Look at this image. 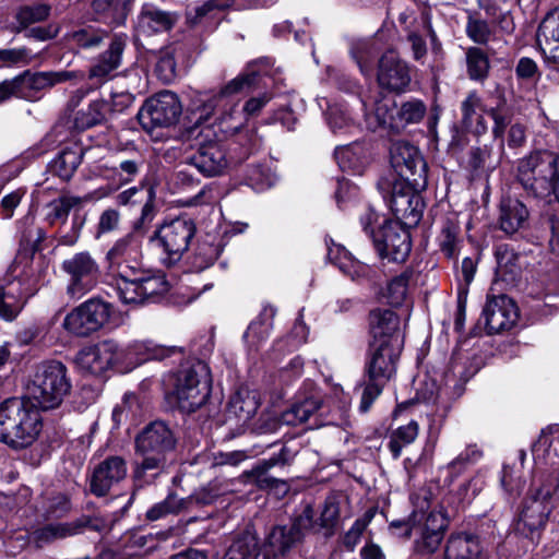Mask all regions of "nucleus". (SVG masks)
Segmentation results:
<instances>
[{
  "mask_svg": "<svg viewBox=\"0 0 559 559\" xmlns=\"http://www.w3.org/2000/svg\"><path fill=\"white\" fill-rule=\"evenodd\" d=\"M176 347H166L153 342H133L121 347L114 340L87 343L74 358L76 368L85 373L99 376L108 370L129 372L147 360H162L171 356Z\"/></svg>",
  "mask_w": 559,
  "mask_h": 559,
  "instance_id": "f257e3e1",
  "label": "nucleus"
},
{
  "mask_svg": "<svg viewBox=\"0 0 559 559\" xmlns=\"http://www.w3.org/2000/svg\"><path fill=\"white\" fill-rule=\"evenodd\" d=\"M461 126L469 133L483 135L488 130L485 115H488L492 124V136L499 141L500 148L504 146V133L513 118V111L508 106L503 88L497 86L487 98H483L476 90L469 91L460 105Z\"/></svg>",
  "mask_w": 559,
  "mask_h": 559,
  "instance_id": "f03ea898",
  "label": "nucleus"
},
{
  "mask_svg": "<svg viewBox=\"0 0 559 559\" xmlns=\"http://www.w3.org/2000/svg\"><path fill=\"white\" fill-rule=\"evenodd\" d=\"M431 492L420 489L412 496L414 511L407 523L392 522L391 527H403L405 535H414V550L419 555H431L437 551L449 526L445 511L430 510Z\"/></svg>",
  "mask_w": 559,
  "mask_h": 559,
  "instance_id": "7ed1b4c3",
  "label": "nucleus"
},
{
  "mask_svg": "<svg viewBox=\"0 0 559 559\" xmlns=\"http://www.w3.org/2000/svg\"><path fill=\"white\" fill-rule=\"evenodd\" d=\"M43 429L37 408L21 397H9L0 404V442L13 450L32 445Z\"/></svg>",
  "mask_w": 559,
  "mask_h": 559,
  "instance_id": "20e7f679",
  "label": "nucleus"
},
{
  "mask_svg": "<svg viewBox=\"0 0 559 559\" xmlns=\"http://www.w3.org/2000/svg\"><path fill=\"white\" fill-rule=\"evenodd\" d=\"M333 392L334 399L337 400L335 415L322 420L319 418L321 414H318L323 403L321 391L312 381H306L298 393L297 401L282 413V421L292 426L309 423L311 429L323 425H338V420H343L347 414L349 396L340 386H334Z\"/></svg>",
  "mask_w": 559,
  "mask_h": 559,
  "instance_id": "39448f33",
  "label": "nucleus"
},
{
  "mask_svg": "<svg viewBox=\"0 0 559 559\" xmlns=\"http://www.w3.org/2000/svg\"><path fill=\"white\" fill-rule=\"evenodd\" d=\"M176 439L169 427L163 421L148 425L135 440L136 452L142 455L133 471L135 481L147 483L148 473L156 476L166 463V454L174 450Z\"/></svg>",
  "mask_w": 559,
  "mask_h": 559,
  "instance_id": "423d86ee",
  "label": "nucleus"
},
{
  "mask_svg": "<svg viewBox=\"0 0 559 559\" xmlns=\"http://www.w3.org/2000/svg\"><path fill=\"white\" fill-rule=\"evenodd\" d=\"M171 395L182 412L192 413L203 406L210 397L212 376L202 360L183 365L169 379Z\"/></svg>",
  "mask_w": 559,
  "mask_h": 559,
  "instance_id": "0eeeda50",
  "label": "nucleus"
},
{
  "mask_svg": "<svg viewBox=\"0 0 559 559\" xmlns=\"http://www.w3.org/2000/svg\"><path fill=\"white\" fill-rule=\"evenodd\" d=\"M67 367L59 361L43 364L28 382L22 400L33 407L49 411L58 407L67 391Z\"/></svg>",
  "mask_w": 559,
  "mask_h": 559,
  "instance_id": "6e6552de",
  "label": "nucleus"
},
{
  "mask_svg": "<svg viewBox=\"0 0 559 559\" xmlns=\"http://www.w3.org/2000/svg\"><path fill=\"white\" fill-rule=\"evenodd\" d=\"M516 178L527 193L548 197L556 190L559 159L547 152H537L520 159Z\"/></svg>",
  "mask_w": 559,
  "mask_h": 559,
  "instance_id": "1a4fd4ad",
  "label": "nucleus"
},
{
  "mask_svg": "<svg viewBox=\"0 0 559 559\" xmlns=\"http://www.w3.org/2000/svg\"><path fill=\"white\" fill-rule=\"evenodd\" d=\"M197 231L195 224L188 216H178L159 226L151 236L150 241L160 249L162 259L166 264L178 262L189 249Z\"/></svg>",
  "mask_w": 559,
  "mask_h": 559,
  "instance_id": "9d476101",
  "label": "nucleus"
},
{
  "mask_svg": "<svg viewBox=\"0 0 559 559\" xmlns=\"http://www.w3.org/2000/svg\"><path fill=\"white\" fill-rule=\"evenodd\" d=\"M390 163L401 177L414 189H426L428 183L427 163L419 150L407 141H395L390 147Z\"/></svg>",
  "mask_w": 559,
  "mask_h": 559,
  "instance_id": "9b49d317",
  "label": "nucleus"
},
{
  "mask_svg": "<svg viewBox=\"0 0 559 559\" xmlns=\"http://www.w3.org/2000/svg\"><path fill=\"white\" fill-rule=\"evenodd\" d=\"M554 508L551 485H537L524 502L516 522V531L526 537L533 538L536 533L545 527Z\"/></svg>",
  "mask_w": 559,
  "mask_h": 559,
  "instance_id": "f8f14e48",
  "label": "nucleus"
},
{
  "mask_svg": "<svg viewBox=\"0 0 559 559\" xmlns=\"http://www.w3.org/2000/svg\"><path fill=\"white\" fill-rule=\"evenodd\" d=\"M214 132L203 128L198 132L197 150L186 157V163L198 169L205 177H216L225 173L228 158L224 145L214 140Z\"/></svg>",
  "mask_w": 559,
  "mask_h": 559,
  "instance_id": "ddd939ff",
  "label": "nucleus"
},
{
  "mask_svg": "<svg viewBox=\"0 0 559 559\" xmlns=\"http://www.w3.org/2000/svg\"><path fill=\"white\" fill-rule=\"evenodd\" d=\"M182 112L178 96L170 91H163L148 98L138 114L140 124L147 132L157 128L174 126Z\"/></svg>",
  "mask_w": 559,
  "mask_h": 559,
  "instance_id": "4468645a",
  "label": "nucleus"
},
{
  "mask_svg": "<svg viewBox=\"0 0 559 559\" xmlns=\"http://www.w3.org/2000/svg\"><path fill=\"white\" fill-rule=\"evenodd\" d=\"M312 525L313 510L311 507H306L302 513L290 523L274 526L266 537L262 559H267V556H285L301 542L304 532Z\"/></svg>",
  "mask_w": 559,
  "mask_h": 559,
  "instance_id": "2eb2a0df",
  "label": "nucleus"
},
{
  "mask_svg": "<svg viewBox=\"0 0 559 559\" xmlns=\"http://www.w3.org/2000/svg\"><path fill=\"white\" fill-rule=\"evenodd\" d=\"M258 73L252 69L250 64L246 72L240 73L238 76L229 81L225 86L221 88L217 95L213 98L201 99L204 104L198 105L192 115L195 117L197 123L202 120H206L214 111L215 107H227L234 109L238 105L236 95L245 90H249L257 84Z\"/></svg>",
  "mask_w": 559,
  "mask_h": 559,
  "instance_id": "dca6fc26",
  "label": "nucleus"
},
{
  "mask_svg": "<svg viewBox=\"0 0 559 559\" xmlns=\"http://www.w3.org/2000/svg\"><path fill=\"white\" fill-rule=\"evenodd\" d=\"M407 182H395L392 187L390 209L394 216L406 226H416L425 207L420 191Z\"/></svg>",
  "mask_w": 559,
  "mask_h": 559,
  "instance_id": "f3484780",
  "label": "nucleus"
},
{
  "mask_svg": "<svg viewBox=\"0 0 559 559\" xmlns=\"http://www.w3.org/2000/svg\"><path fill=\"white\" fill-rule=\"evenodd\" d=\"M372 240L380 257L392 262H404L411 252L409 233L397 223L384 221Z\"/></svg>",
  "mask_w": 559,
  "mask_h": 559,
  "instance_id": "a211bd4d",
  "label": "nucleus"
},
{
  "mask_svg": "<svg viewBox=\"0 0 559 559\" xmlns=\"http://www.w3.org/2000/svg\"><path fill=\"white\" fill-rule=\"evenodd\" d=\"M111 306L100 298H91L72 311V334L88 336L110 319Z\"/></svg>",
  "mask_w": 559,
  "mask_h": 559,
  "instance_id": "6ab92c4d",
  "label": "nucleus"
},
{
  "mask_svg": "<svg viewBox=\"0 0 559 559\" xmlns=\"http://www.w3.org/2000/svg\"><path fill=\"white\" fill-rule=\"evenodd\" d=\"M400 346L390 341L371 344L370 355L366 362V376L370 380L388 382L395 373Z\"/></svg>",
  "mask_w": 559,
  "mask_h": 559,
  "instance_id": "aec40b11",
  "label": "nucleus"
},
{
  "mask_svg": "<svg viewBox=\"0 0 559 559\" xmlns=\"http://www.w3.org/2000/svg\"><path fill=\"white\" fill-rule=\"evenodd\" d=\"M481 317L489 334L510 330L518 320L513 300L504 295L488 297Z\"/></svg>",
  "mask_w": 559,
  "mask_h": 559,
  "instance_id": "412c9836",
  "label": "nucleus"
},
{
  "mask_svg": "<svg viewBox=\"0 0 559 559\" xmlns=\"http://www.w3.org/2000/svg\"><path fill=\"white\" fill-rule=\"evenodd\" d=\"M235 0H195L186 10V21L190 27L213 31L224 20L225 11Z\"/></svg>",
  "mask_w": 559,
  "mask_h": 559,
  "instance_id": "4be33fe9",
  "label": "nucleus"
},
{
  "mask_svg": "<svg viewBox=\"0 0 559 559\" xmlns=\"http://www.w3.org/2000/svg\"><path fill=\"white\" fill-rule=\"evenodd\" d=\"M127 462L122 456L111 455L97 464L90 479V490L97 497L108 493L110 488L127 476Z\"/></svg>",
  "mask_w": 559,
  "mask_h": 559,
  "instance_id": "5701e85b",
  "label": "nucleus"
},
{
  "mask_svg": "<svg viewBox=\"0 0 559 559\" xmlns=\"http://www.w3.org/2000/svg\"><path fill=\"white\" fill-rule=\"evenodd\" d=\"M378 83L391 92H404L411 83L409 68L396 52L388 51L379 60Z\"/></svg>",
  "mask_w": 559,
  "mask_h": 559,
  "instance_id": "b1692460",
  "label": "nucleus"
},
{
  "mask_svg": "<svg viewBox=\"0 0 559 559\" xmlns=\"http://www.w3.org/2000/svg\"><path fill=\"white\" fill-rule=\"evenodd\" d=\"M443 559H488V551L478 535L456 532L445 540Z\"/></svg>",
  "mask_w": 559,
  "mask_h": 559,
  "instance_id": "393cba45",
  "label": "nucleus"
},
{
  "mask_svg": "<svg viewBox=\"0 0 559 559\" xmlns=\"http://www.w3.org/2000/svg\"><path fill=\"white\" fill-rule=\"evenodd\" d=\"M68 76L67 72L32 73L25 71L23 74L15 76L17 97L31 102L37 100L41 91L66 81Z\"/></svg>",
  "mask_w": 559,
  "mask_h": 559,
  "instance_id": "a878e982",
  "label": "nucleus"
},
{
  "mask_svg": "<svg viewBox=\"0 0 559 559\" xmlns=\"http://www.w3.org/2000/svg\"><path fill=\"white\" fill-rule=\"evenodd\" d=\"M178 14L146 3L142 7L135 24L138 34L152 36L170 31L178 22Z\"/></svg>",
  "mask_w": 559,
  "mask_h": 559,
  "instance_id": "bb28decb",
  "label": "nucleus"
},
{
  "mask_svg": "<svg viewBox=\"0 0 559 559\" xmlns=\"http://www.w3.org/2000/svg\"><path fill=\"white\" fill-rule=\"evenodd\" d=\"M537 44L547 62L559 66V5L542 21L537 31Z\"/></svg>",
  "mask_w": 559,
  "mask_h": 559,
  "instance_id": "cd10ccee",
  "label": "nucleus"
},
{
  "mask_svg": "<svg viewBox=\"0 0 559 559\" xmlns=\"http://www.w3.org/2000/svg\"><path fill=\"white\" fill-rule=\"evenodd\" d=\"M32 294L24 292L20 280L0 282V319L14 321Z\"/></svg>",
  "mask_w": 559,
  "mask_h": 559,
  "instance_id": "c85d7f7f",
  "label": "nucleus"
},
{
  "mask_svg": "<svg viewBox=\"0 0 559 559\" xmlns=\"http://www.w3.org/2000/svg\"><path fill=\"white\" fill-rule=\"evenodd\" d=\"M370 329L374 337L373 343L390 341L394 346L401 345L400 319L390 309H374L370 312Z\"/></svg>",
  "mask_w": 559,
  "mask_h": 559,
  "instance_id": "c756f323",
  "label": "nucleus"
},
{
  "mask_svg": "<svg viewBox=\"0 0 559 559\" xmlns=\"http://www.w3.org/2000/svg\"><path fill=\"white\" fill-rule=\"evenodd\" d=\"M98 266L88 253H78L72 259V295L84 294L97 283Z\"/></svg>",
  "mask_w": 559,
  "mask_h": 559,
  "instance_id": "7c9ffc66",
  "label": "nucleus"
},
{
  "mask_svg": "<svg viewBox=\"0 0 559 559\" xmlns=\"http://www.w3.org/2000/svg\"><path fill=\"white\" fill-rule=\"evenodd\" d=\"M328 258L340 271L353 281H361L369 277L371 269L369 265L356 260L342 245H328Z\"/></svg>",
  "mask_w": 559,
  "mask_h": 559,
  "instance_id": "2f4dec72",
  "label": "nucleus"
},
{
  "mask_svg": "<svg viewBox=\"0 0 559 559\" xmlns=\"http://www.w3.org/2000/svg\"><path fill=\"white\" fill-rule=\"evenodd\" d=\"M499 226L502 231L512 235L527 225L530 213L526 205L518 199L504 198L500 202Z\"/></svg>",
  "mask_w": 559,
  "mask_h": 559,
  "instance_id": "473e14b6",
  "label": "nucleus"
},
{
  "mask_svg": "<svg viewBox=\"0 0 559 559\" xmlns=\"http://www.w3.org/2000/svg\"><path fill=\"white\" fill-rule=\"evenodd\" d=\"M290 460L292 455L289 450L286 447H282L278 454H275L267 460H263L252 469L245 472L243 477H247L249 481L260 489L273 488L280 483V480L270 476L267 472L276 465H284L288 463Z\"/></svg>",
  "mask_w": 559,
  "mask_h": 559,
  "instance_id": "72a5a7b5",
  "label": "nucleus"
},
{
  "mask_svg": "<svg viewBox=\"0 0 559 559\" xmlns=\"http://www.w3.org/2000/svg\"><path fill=\"white\" fill-rule=\"evenodd\" d=\"M140 241L133 235L117 240L107 252L109 267L114 273H119L126 264L135 265V258L139 254Z\"/></svg>",
  "mask_w": 559,
  "mask_h": 559,
  "instance_id": "f704fd0d",
  "label": "nucleus"
},
{
  "mask_svg": "<svg viewBox=\"0 0 559 559\" xmlns=\"http://www.w3.org/2000/svg\"><path fill=\"white\" fill-rule=\"evenodd\" d=\"M127 36L116 35L108 50H106L99 58L98 62L92 67L90 71L91 78L99 80L106 79L114 70L118 69L121 64L122 53L126 48Z\"/></svg>",
  "mask_w": 559,
  "mask_h": 559,
  "instance_id": "c9c22d12",
  "label": "nucleus"
},
{
  "mask_svg": "<svg viewBox=\"0 0 559 559\" xmlns=\"http://www.w3.org/2000/svg\"><path fill=\"white\" fill-rule=\"evenodd\" d=\"M532 451L536 461L543 459L549 465L559 463V425L543 429Z\"/></svg>",
  "mask_w": 559,
  "mask_h": 559,
  "instance_id": "e433bc0d",
  "label": "nucleus"
},
{
  "mask_svg": "<svg viewBox=\"0 0 559 559\" xmlns=\"http://www.w3.org/2000/svg\"><path fill=\"white\" fill-rule=\"evenodd\" d=\"M335 159L343 171L360 175L367 162V151L361 143L354 142L338 146L334 152Z\"/></svg>",
  "mask_w": 559,
  "mask_h": 559,
  "instance_id": "4c0bfd02",
  "label": "nucleus"
},
{
  "mask_svg": "<svg viewBox=\"0 0 559 559\" xmlns=\"http://www.w3.org/2000/svg\"><path fill=\"white\" fill-rule=\"evenodd\" d=\"M139 269L136 265L126 264V267L117 273V294L124 304L144 302L141 294V286L138 278Z\"/></svg>",
  "mask_w": 559,
  "mask_h": 559,
  "instance_id": "58836bf2",
  "label": "nucleus"
},
{
  "mask_svg": "<svg viewBox=\"0 0 559 559\" xmlns=\"http://www.w3.org/2000/svg\"><path fill=\"white\" fill-rule=\"evenodd\" d=\"M396 106L392 99L382 98L374 104L371 112H366L367 128L376 131L379 128L399 130L400 122L396 120Z\"/></svg>",
  "mask_w": 559,
  "mask_h": 559,
  "instance_id": "ea45409f",
  "label": "nucleus"
},
{
  "mask_svg": "<svg viewBox=\"0 0 559 559\" xmlns=\"http://www.w3.org/2000/svg\"><path fill=\"white\" fill-rule=\"evenodd\" d=\"M257 394L247 389L237 390L229 399L227 411L242 421L249 420L258 411Z\"/></svg>",
  "mask_w": 559,
  "mask_h": 559,
  "instance_id": "a19ab883",
  "label": "nucleus"
},
{
  "mask_svg": "<svg viewBox=\"0 0 559 559\" xmlns=\"http://www.w3.org/2000/svg\"><path fill=\"white\" fill-rule=\"evenodd\" d=\"M223 250V246L215 237L207 236L201 240L193 253L192 267L200 272L211 266Z\"/></svg>",
  "mask_w": 559,
  "mask_h": 559,
  "instance_id": "79ce46f5",
  "label": "nucleus"
},
{
  "mask_svg": "<svg viewBox=\"0 0 559 559\" xmlns=\"http://www.w3.org/2000/svg\"><path fill=\"white\" fill-rule=\"evenodd\" d=\"M274 314L275 310L273 308H265L262 313L250 323L243 334V338L250 347H258L261 342L270 336Z\"/></svg>",
  "mask_w": 559,
  "mask_h": 559,
  "instance_id": "37998d69",
  "label": "nucleus"
},
{
  "mask_svg": "<svg viewBox=\"0 0 559 559\" xmlns=\"http://www.w3.org/2000/svg\"><path fill=\"white\" fill-rule=\"evenodd\" d=\"M326 121L330 129L335 134L352 133L357 129V126L349 115L347 106L343 103L329 105Z\"/></svg>",
  "mask_w": 559,
  "mask_h": 559,
  "instance_id": "c03bdc74",
  "label": "nucleus"
},
{
  "mask_svg": "<svg viewBox=\"0 0 559 559\" xmlns=\"http://www.w3.org/2000/svg\"><path fill=\"white\" fill-rule=\"evenodd\" d=\"M460 226L448 219L443 223L438 236L441 252L449 259L457 257L462 240L460 239Z\"/></svg>",
  "mask_w": 559,
  "mask_h": 559,
  "instance_id": "a18cd8bd",
  "label": "nucleus"
},
{
  "mask_svg": "<svg viewBox=\"0 0 559 559\" xmlns=\"http://www.w3.org/2000/svg\"><path fill=\"white\" fill-rule=\"evenodd\" d=\"M257 549L258 538L246 532L233 542L223 559H249L251 557L259 559L261 555L257 552Z\"/></svg>",
  "mask_w": 559,
  "mask_h": 559,
  "instance_id": "49530a36",
  "label": "nucleus"
},
{
  "mask_svg": "<svg viewBox=\"0 0 559 559\" xmlns=\"http://www.w3.org/2000/svg\"><path fill=\"white\" fill-rule=\"evenodd\" d=\"M418 431V423L411 420L407 425L399 427L391 433L388 447L394 459L400 457L404 447L416 440Z\"/></svg>",
  "mask_w": 559,
  "mask_h": 559,
  "instance_id": "de8ad7c7",
  "label": "nucleus"
},
{
  "mask_svg": "<svg viewBox=\"0 0 559 559\" xmlns=\"http://www.w3.org/2000/svg\"><path fill=\"white\" fill-rule=\"evenodd\" d=\"M467 73L473 81H484L489 73L490 63L486 52L478 47H469L466 51Z\"/></svg>",
  "mask_w": 559,
  "mask_h": 559,
  "instance_id": "09e8293b",
  "label": "nucleus"
},
{
  "mask_svg": "<svg viewBox=\"0 0 559 559\" xmlns=\"http://www.w3.org/2000/svg\"><path fill=\"white\" fill-rule=\"evenodd\" d=\"M413 276L412 271H404L400 275L394 276L386 285L382 295L386 302L391 306H401L408 292V284Z\"/></svg>",
  "mask_w": 559,
  "mask_h": 559,
  "instance_id": "8fccbe9b",
  "label": "nucleus"
},
{
  "mask_svg": "<svg viewBox=\"0 0 559 559\" xmlns=\"http://www.w3.org/2000/svg\"><path fill=\"white\" fill-rule=\"evenodd\" d=\"M341 497L330 495L322 507L318 525L324 531L326 537L334 534L340 518Z\"/></svg>",
  "mask_w": 559,
  "mask_h": 559,
  "instance_id": "3c124183",
  "label": "nucleus"
},
{
  "mask_svg": "<svg viewBox=\"0 0 559 559\" xmlns=\"http://www.w3.org/2000/svg\"><path fill=\"white\" fill-rule=\"evenodd\" d=\"M107 109L108 105L103 100L91 103L87 109L76 112L74 127L84 130L102 123L106 118Z\"/></svg>",
  "mask_w": 559,
  "mask_h": 559,
  "instance_id": "603ef678",
  "label": "nucleus"
},
{
  "mask_svg": "<svg viewBox=\"0 0 559 559\" xmlns=\"http://www.w3.org/2000/svg\"><path fill=\"white\" fill-rule=\"evenodd\" d=\"M138 278L144 301L168 290V284L162 274H150L139 270Z\"/></svg>",
  "mask_w": 559,
  "mask_h": 559,
  "instance_id": "864d4df0",
  "label": "nucleus"
},
{
  "mask_svg": "<svg viewBox=\"0 0 559 559\" xmlns=\"http://www.w3.org/2000/svg\"><path fill=\"white\" fill-rule=\"evenodd\" d=\"M352 55L361 73L369 75L372 72L373 61L378 56L374 45L369 41H358L352 47Z\"/></svg>",
  "mask_w": 559,
  "mask_h": 559,
  "instance_id": "5fc2aeb1",
  "label": "nucleus"
},
{
  "mask_svg": "<svg viewBox=\"0 0 559 559\" xmlns=\"http://www.w3.org/2000/svg\"><path fill=\"white\" fill-rule=\"evenodd\" d=\"M155 71L159 79L166 83L176 78L175 48L166 47L160 49L156 56Z\"/></svg>",
  "mask_w": 559,
  "mask_h": 559,
  "instance_id": "6e6d98bb",
  "label": "nucleus"
},
{
  "mask_svg": "<svg viewBox=\"0 0 559 559\" xmlns=\"http://www.w3.org/2000/svg\"><path fill=\"white\" fill-rule=\"evenodd\" d=\"M181 511H185L181 498L170 493L165 500L150 508L146 512V518L151 521H156L168 514H177Z\"/></svg>",
  "mask_w": 559,
  "mask_h": 559,
  "instance_id": "4d7b16f0",
  "label": "nucleus"
},
{
  "mask_svg": "<svg viewBox=\"0 0 559 559\" xmlns=\"http://www.w3.org/2000/svg\"><path fill=\"white\" fill-rule=\"evenodd\" d=\"M70 528L67 524L51 523L35 530L32 534V538L37 547H43L46 544L67 537Z\"/></svg>",
  "mask_w": 559,
  "mask_h": 559,
  "instance_id": "13d9d810",
  "label": "nucleus"
},
{
  "mask_svg": "<svg viewBox=\"0 0 559 559\" xmlns=\"http://www.w3.org/2000/svg\"><path fill=\"white\" fill-rule=\"evenodd\" d=\"M50 5L45 3H35L22 7L17 14L16 20L22 27H28L31 24L45 21L50 14Z\"/></svg>",
  "mask_w": 559,
  "mask_h": 559,
  "instance_id": "bf43d9fd",
  "label": "nucleus"
},
{
  "mask_svg": "<svg viewBox=\"0 0 559 559\" xmlns=\"http://www.w3.org/2000/svg\"><path fill=\"white\" fill-rule=\"evenodd\" d=\"M107 33L105 31H100L95 28L92 25L81 27L72 32V41H74L79 47L84 49H90L98 46Z\"/></svg>",
  "mask_w": 559,
  "mask_h": 559,
  "instance_id": "052dcab7",
  "label": "nucleus"
},
{
  "mask_svg": "<svg viewBox=\"0 0 559 559\" xmlns=\"http://www.w3.org/2000/svg\"><path fill=\"white\" fill-rule=\"evenodd\" d=\"M372 515L365 514L358 518L348 531L342 537V545L347 551H354L357 545L361 542L362 535L367 530Z\"/></svg>",
  "mask_w": 559,
  "mask_h": 559,
  "instance_id": "680f3d73",
  "label": "nucleus"
},
{
  "mask_svg": "<svg viewBox=\"0 0 559 559\" xmlns=\"http://www.w3.org/2000/svg\"><path fill=\"white\" fill-rule=\"evenodd\" d=\"M426 114V106L421 100L413 99L404 103L399 109L396 108V120L400 122V128L403 123H417Z\"/></svg>",
  "mask_w": 559,
  "mask_h": 559,
  "instance_id": "e2e57ef3",
  "label": "nucleus"
},
{
  "mask_svg": "<svg viewBox=\"0 0 559 559\" xmlns=\"http://www.w3.org/2000/svg\"><path fill=\"white\" fill-rule=\"evenodd\" d=\"M70 213V197L61 195L47 205V221L50 225H64Z\"/></svg>",
  "mask_w": 559,
  "mask_h": 559,
  "instance_id": "0e129e2a",
  "label": "nucleus"
},
{
  "mask_svg": "<svg viewBox=\"0 0 559 559\" xmlns=\"http://www.w3.org/2000/svg\"><path fill=\"white\" fill-rule=\"evenodd\" d=\"M469 166L475 171H491L499 164V158H492L491 151L487 147H475L471 151Z\"/></svg>",
  "mask_w": 559,
  "mask_h": 559,
  "instance_id": "69168bd1",
  "label": "nucleus"
},
{
  "mask_svg": "<svg viewBox=\"0 0 559 559\" xmlns=\"http://www.w3.org/2000/svg\"><path fill=\"white\" fill-rule=\"evenodd\" d=\"M141 159H124L114 168L115 177H118L120 185L131 182L140 173L142 166Z\"/></svg>",
  "mask_w": 559,
  "mask_h": 559,
  "instance_id": "338daca9",
  "label": "nucleus"
},
{
  "mask_svg": "<svg viewBox=\"0 0 559 559\" xmlns=\"http://www.w3.org/2000/svg\"><path fill=\"white\" fill-rule=\"evenodd\" d=\"M467 36L477 44H486L490 37V28L486 21L469 17L466 24Z\"/></svg>",
  "mask_w": 559,
  "mask_h": 559,
  "instance_id": "774afa93",
  "label": "nucleus"
}]
</instances>
